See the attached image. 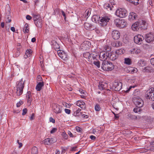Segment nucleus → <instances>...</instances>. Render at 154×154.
<instances>
[{
  "instance_id": "56",
  "label": "nucleus",
  "mask_w": 154,
  "mask_h": 154,
  "mask_svg": "<svg viewBox=\"0 0 154 154\" xmlns=\"http://www.w3.org/2000/svg\"><path fill=\"white\" fill-rule=\"evenodd\" d=\"M76 131H78L79 132H81L82 129L79 127H78V126L76 127Z\"/></svg>"
},
{
  "instance_id": "39",
  "label": "nucleus",
  "mask_w": 154,
  "mask_h": 154,
  "mask_svg": "<svg viewBox=\"0 0 154 154\" xmlns=\"http://www.w3.org/2000/svg\"><path fill=\"white\" fill-rule=\"evenodd\" d=\"M40 17L39 15L37 14H33V20L34 22L37 21Z\"/></svg>"
},
{
  "instance_id": "40",
  "label": "nucleus",
  "mask_w": 154,
  "mask_h": 154,
  "mask_svg": "<svg viewBox=\"0 0 154 154\" xmlns=\"http://www.w3.org/2000/svg\"><path fill=\"white\" fill-rule=\"evenodd\" d=\"M130 3L134 4L135 5H137L138 4L139 0H127Z\"/></svg>"
},
{
  "instance_id": "19",
  "label": "nucleus",
  "mask_w": 154,
  "mask_h": 154,
  "mask_svg": "<svg viewBox=\"0 0 154 154\" xmlns=\"http://www.w3.org/2000/svg\"><path fill=\"white\" fill-rule=\"evenodd\" d=\"M44 144L45 145H49L56 142V140L53 138H48L44 140Z\"/></svg>"
},
{
  "instance_id": "21",
  "label": "nucleus",
  "mask_w": 154,
  "mask_h": 154,
  "mask_svg": "<svg viewBox=\"0 0 154 154\" xmlns=\"http://www.w3.org/2000/svg\"><path fill=\"white\" fill-rule=\"evenodd\" d=\"M52 45V48L54 49L55 50L57 51L59 50L60 48V46L54 40H53L51 42Z\"/></svg>"
},
{
  "instance_id": "62",
  "label": "nucleus",
  "mask_w": 154,
  "mask_h": 154,
  "mask_svg": "<svg viewBox=\"0 0 154 154\" xmlns=\"http://www.w3.org/2000/svg\"><path fill=\"white\" fill-rule=\"evenodd\" d=\"M90 138L92 140H94L96 138V137L93 135H91L90 136Z\"/></svg>"
},
{
  "instance_id": "51",
  "label": "nucleus",
  "mask_w": 154,
  "mask_h": 154,
  "mask_svg": "<svg viewBox=\"0 0 154 154\" xmlns=\"http://www.w3.org/2000/svg\"><path fill=\"white\" fill-rule=\"evenodd\" d=\"M20 54V52L18 50H17L15 53V54H14V56L15 57H18L19 56Z\"/></svg>"
},
{
  "instance_id": "58",
  "label": "nucleus",
  "mask_w": 154,
  "mask_h": 154,
  "mask_svg": "<svg viewBox=\"0 0 154 154\" xmlns=\"http://www.w3.org/2000/svg\"><path fill=\"white\" fill-rule=\"evenodd\" d=\"M49 121L50 122H51L53 123L55 122V120L52 117H50V118Z\"/></svg>"
},
{
  "instance_id": "10",
  "label": "nucleus",
  "mask_w": 154,
  "mask_h": 154,
  "mask_svg": "<svg viewBox=\"0 0 154 154\" xmlns=\"http://www.w3.org/2000/svg\"><path fill=\"white\" fill-rule=\"evenodd\" d=\"M53 108L54 112L56 113H60L61 112L62 107L61 106L54 104L53 105Z\"/></svg>"
},
{
  "instance_id": "35",
  "label": "nucleus",
  "mask_w": 154,
  "mask_h": 154,
  "mask_svg": "<svg viewBox=\"0 0 154 154\" xmlns=\"http://www.w3.org/2000/svg\"><path fill=\"white\" fill-rule=\"evenodd\" d=\"M83 56L85 58L89 60H89V59H90V57H91V54L88 52H86L84 53L83 54Z\"/></svg>"
},
{
  "instance_id": "28",
  "label": "nucleus",
  "mask_w": 154,
  "mask_h": 154,
  "mask_svg": "<svg viewBox=\"0 0 154 154\" xmlns=\"http://www.w3.org/2000/svg\"><path fill=\"white\" fill-rule=\"evenodd\" d=\"M27 101L28 103H30L32 101V97L31 94V92L29 91L27 92L26 94Z\"/></svg>"
},
{
  "instance_id": "3",
  "label": "nucleus",
  "mask_w": 154,
  "mask_h": 154,
  "mask_svg": "<svg viewBox=\"0 0 154 154\" xmlns=\"http://www.w3.org/2000/svg\"><path fill=\"white\" fill-rule=\"evenodd\" d=\"M102 69L104 71L112 70L114 68V66L110 61H108L103 62L101 66Z\"/></svg>"
},
{
  "instance_id": "24",
  "label": "nucleus",
  "mask_w": 154,
  "mask_h": 154,
  "mask_svg": "<svg viewBox=\"0 0 154 154\" xmlns=\"http://www.w3.org/2000/svg\"><path fill=\"white\" fill-rule=\"evenodd\" d=\"M44 85V83L43 81L39 82L36 86V89L37 91H40L41 90L42 87Z\"/></svg>"
},
{
  "instance_id": "50",
  "label": "nucleus",
  "mask_w": 154,
  "mask_h": 154,
  "mask_svg": "<svg viewBox=\"0 0 154 154\" xmlns=\"http://www.w3.org/2000/svg\"><path fill=\"white\" fill-rule=\"evenodd\" d=\"M140 111L141 109H140V108H135L133 109V111L135 113H137L138 112H140Z\"/></svg>"
},
{
  "instance_id": "45",
  "label": "nucleus",
  "mask_w": 154,
  "mask_h": 154,
  "mask_svg": "<svg viewBox=\"0 0 154 154\" xmlns=\"http://www.w3.org/2000/svg\"><path fill=\"white\" fill-rule=\"evenodd\" d=\"M95 109L97 111H100L101 109V107L100 105L98 104H97L95 106Z\"/></svg>"
},
{
  "instance_id": "1",
  "label": "nucleus",
  "mask_w": 154,
  "mask_h": 154,
  "mask_svg": "<svg viewBox=\"0 0 154 154\" xmlns=\"http://www.w3.org/2000/svg\"><path fill=\"white\" fill-rule=\"evenodd\" d=\"M134 97L133 98V101L136 106L139 108L142 107L143 105V101L140 97V92L136 91L134 93Z\"/></svg>"
},
{
  "instance_id": "11",
  "label": "nucleus",
  "mask_w": 154,
  "mask_h": 154,
  "mask_svg": "<svg viewBox=\"0 0 154 154\" xmlns=\"http://www.w3.org/2000/svg\"><path fill=\"white\" fill-rule=\"evenodd\" d=\"M57 53L60 57L63 60H65L67 59V55L63 51L59 50H57Z\"/></svg>"
},
{
  "instance_id": "54",
  "label": "nucleus",
  "mask_w": 154,
  "mask_h": 154,
  "mask_svg": "<svg viewBox=\"0 0 154 154\" xmlns=\"http://www.w3.org/2000/svg\"><path fill=\"white\" fill-rule=\"evenodd\" d=\"M57 130V129L56 128H53L52 130L51 131L50 133L51 134H53L55 133Z\"/></svg>"
},
{
  "instance_id": "46",
  "label": "nucleus",
  "mask_w": 154,
  "mask_h": 154,
  "mask_svg": "<svg viewBox=\"0 0 154 154\" xmlns=\"http://www.w3.org/2000/svg\"><path fill=\"white\" fill-rule=\"evenodd\" d=\"M143 72H149L150 71V69L149 67H145L143 70Z\"/></svg>"
},
{
  "instance_id": "43",
  "label": "nucleus",
  "mask_w": 154,
  "mask_h": 154,
  "mask_svg": "<svg viewBox=\"0 0 154 154\" xmlns=\"http://www.w3.org/2000/svg\"><path fill=\"white\" fill-rule=\"evenodd\" d=\"M93 63L97 67L99 68L100 67V63L99 61H97V60H94L93 62Z\"/></svg>"
},
{
  "instance_id": "57",
  "label": "nucleus",
  "mask_w": 154,
  "mask_h": 154,
  "mask_svg": "<svg viewBox=\"0 0 154 154\" xmlns=\"http://www.w3.org/2000/svg\"><path fill=\"white\" fill-rule=\"evenodd\" d=\"M61 12L62 15H63V16L64 17V19L65 20H66V14H65V12L64 11H61Z\"/></svg>"
},
{
  "instance_id": "63",
  "label": "nucleus",
  "mask_w": 154,
  "mask_h": 154,
  "mask_svg": "<svg viewBox=\"0 0 154 154\" xmlns=\"http://www.w3.org/2000/svg\"><path fill=\"white\" fill-rule=\"evenodd\" d=\"M26 18L27 20H30L32 19V17L29 15H27L26 16Z\"/></svg>"
},
{
  "instance_id": "27",
  "label": "nucleus",
  "mask_w": 154,
  "mask_h": 154,
  "mask_svg": "<svg viewBox=\"0 0 154 154\" xmlns=\"http://www.w3.org/2000/svg\"><path fill=\"white\" fill-rule=\"evenodd\" d=\"M103 7L107 9L108 11H111L112 9V8L113 7L112 4L110 5L108 3L104 4Z\"/></svg>"
},
{
  "instance_id": "59",
  "label": "nucleus",
  "mask_w": 154,
  "mask_h": 154,
  "mask_svg": "<svg viewBox=\"0 0 154 154\" xmlns=\"http://www.w3.org/2000/svg\"><path fill=\"white\" fill-rule=\"evenodd\" d=\"M37 81H42V78L41 76L40 75H38L37 78Z\"/></svg>"
},
{
  "instance_id": "16",
  "label": "nucleus",
  "mask_w": 154,
  "mask_h": 154,
  "mask_svg": "<svg viewBox=\"0 0 154 154\" xmlns=\"http://www.w3.org/2000/svg\"><path fill=\"white\" fill-rule=\"evenodd\" d=\"M139 25L140 26V29L142 30H145L147 28V24L144 20L139 21Z\"/></svg>"
},
{
  "instance_id": "5",
  "label": "nucleus",
  "mask_w": 154,
  "mask_h": 154,
  "mask_svg": "<svg viewBox=\"0 0 154 154\" xmlns=\"http://www.w3.org/2000/svg\"><path fill=\"white\" fill-rule=\"evenodd\" d=\"M116 15L120 17H124L127 15L126 11L122 8L118 9L116 12Z\"/></svg>"
},
{
  "instance_id": "64",
  "label": "nucleus",
  "mask_w": 154,
  "mask_h": 154,
  "mask_svg": "<svg viewBox=\"0 0 154 154\" xmlns=\"http://www.w3.org/2000/svg\"><path fill=\"white\" fill-rule=\"evenodd\" d=\"M34 113H32V114L31 116L30 117V119L31 120H32L34 119Z\"/></svg>"
},
{
  "instance_id": "22",
  "label": "nucleus",
  "mask_w": 154,
  "mask_h": 154,
  "mask_svg": "<svg viewBox=\"0 0 154 154\" xmlns=\"http://www.w3.org/2000/svg\"><path fill=\"white\" fill-rule=\"evenodd\" d=\"M127 26V22L123 19L121 20L119 25L118 27L122 28L125 27Z\"/></svg>"
},
{
  "instance_id": "53",
  "label": "nucleus",
  "mask_w": 154,
  "mask_h": 154,
  "mask_svg": "<svg viewBox=\"0 0 154 154\" xmlns=\"http://www.w3.org/2000/svg\"><path fill=\"white\" fill-rule=\"evenodd\" d=\"M23 103V102L21 101H20L19 102L17 103V107H19Z\"/></svg>"
},
{
  "instance_id": "2",
  "label": "nucleus",
  "mask_w": 154,
  "mask_h": 154,
  "mask_svg": "<svg viewBox=\"0 0 154 154\" xmlns=\"http://www.w3.org/2000/svg\"><path fill=\"white\" fill-rule=\"evenodd\" d=\"M24 86V81L22 79L17 82V83L16 93L18 96H20L23 92V89Z\"/></svg>"
},
{
  "instance_id": "31",
  "label": "nucleus",
  "mask_w": 154,
  "mask_h": 154,
  "mask_svg": "<svg viewBox=\"0 0 154 154\" xmlns=\"http://www.w3.org/2000/svg\"><path fill=\"white\" fill-rule=\"evenodd\" d=\"M34 23L35 25L37 27L39 28H41L42 24V20H38L37 21Z\"/></svg>"
},
{
  "instance_id": "4",
  "label": "nucleus",
  "mask_w": 154,
  "mask_h": 154,
  "mask_svg": "<svg viewBox=\"0 0 154 154\" xmlns=\"http://www.w3.org/2000/svg\"><path fill=\"white\" fill-rule=\"evenodd\" d=\"M146 94V97L147 99L154 101V88H150L147 90Z\"/></svg>"
},
{
  "instance_id": "26",
  "label": "nucleus",
  "mask_w": 154,
  "mask_h": 154,
  "mask_svg": "<svg viewBox=\"0 0 154 154\" xmlns=\"http://www.w3.org/2000/svg\"><path fill=\"white\" fill-rule=\"evenodd\" d=\"M77 106H79L82 109H84L85 108V102L82 101H78L76 103Z\"/></svg>"
},
{
  "instance_id": "29",
  "label": "nucleus",
  "mask_w": 154,
  "mask_h": 154,
  "mask_svg": "<svg viewBox=\"0 0 154 154\" xmlns=\"http://www.w3.org/2000/svg\"><path fill=\"white\" fill-rule=\"evenodd\" d=\"M131 54H138L141 52V50L137 48H134L130 50Z\"/></svg>"
},
{
  "instance_id": "20",
  "label": "nucleus",
  "mask_w": 154,
  "mask_h": 154,
  "mask_svg": "<svg viewBox=\"0 0 154 154\" xmlns=\"http://www.w3.org/2000/svg\"><path fill=\"white\" fill-rule=\"evenodd\" d=\"M107 86V84L103 82L100 83L99 85H98L99 89L102 90L106 89Z\"/></svg>"
},
{
  "instance_id": "6",
  "label": "nucleus",
  "mask_w": 154,
  "mask_h": 154,
  "mask_svg": "<svg viewBox=\"0 0 154 154\" xmlns=\"http://www.w3.org/2000/svg\"><path fill=\"white\" fill-rule=\"evenodd\" d=\"M109 52L105 51L101 52L99 55L100 59L103 61H106V60L109 58Z\"/></svg>"
},
{
  "instance_id": "48",
  "label": "nucleus",
  "mask_w": 154,
  "mask_h": 154,
  "mask_svg": "<svg viewBox=\"0 0 154 154\" xmlns=\"http://www.w3.org/2000/svg\"><path fill=\"white\" fill-rule=\"evenodd\" d=\"M90 14V12L89 10H87L85 12V17L88 18Z\"/></svg>"
},
{
  "instance_id": "34",
  "label": "nucleus",
  "mask_w": 154,
  "mask_h": 154,
  "mask_svg": "<svg viewBox=\"0 0 154 154\" xmlns=\"http://www.w3.org/2000/svg\"><path fill=\"white\" fill-rule=\"evenodd\" d=\"M138 65L140 66H144L146 65V62L142 60H140L138 62Z\"/></svg>"
},
{
  "instance_id": "42",
  "label": "nucleus",
  "mask_w": 154,
  "mask_h": 154,
  "mask_svg": "<svg viewBox=\"0 0 154 154\" xmlns=\"http://www.w3.org/2000/svg\"><path fill=\"white\" fill-rule=\"evenodd\" d=\"M120 21L121 20L119 19H116L115 20V23L117 27H119Z\"/></svg>"
},
{
  "instance_id": "55",
  "label": "nucleus",
  "mask_w": 154,
  "mask_h": 154,
  "mask_svg": "<svg viewBox=\"0 0 154 154\" xmlns=\"http://www.w3.org/2000/svg\"><path fill=\"white\" fill-rule=\"evenodd\" d=\"M64 110L65 112L68 114H69L71 112V111L70 109H65Z\"/></svg>"
},
{
  "instance_id": "61",
  "label": "nucleus",
  "mask_w": 154,
  "mask_h": 154,
  "mask_svg": "<svg viewBox=\"0 0 154 154\" xmlns=\"http://www.w3.org/2000/svg\"><path fill=\"white\" fill-rule=\"evenodd\" d=\"M17 142L19 145V148H21L23 146L22 143H21L19 142V140H17Z\"/></svg>"
},
{
  "instance_id": "30",
  "label": "nucleus",
  "mask_w": 154,
  "mask_h": 154,
  "mask_svg": "<svg viewBox=\"0 0 154 154\" xmlns=\"http://www.w3.org/2000/svg\"><path fill=\"white\" fill-rule=\"evenodd\" d=\"M125 52V51L123 49H118L116 50L115 51V53L117 54V55L118 56V55L121 54H123Z\"/></svg>"
},
{
  "instance_id": "13",
  "label": "nucleus",
  "mask_w": 154,
  "mask_h": 154,
  "mask_svg": "<svg viewBox=\"0 0 154 154\" xmlns=\"http://www.w3.org/2000/svg\"><path fill=\"white\" fill-rule=\"evenodd\" d=\"M112 35L114 39L117 40L120 38V34L119 31L114 30L112 32Z\"/></svg>"
},
{
  "instance_id": "7",
  "label": "nucleus",
  "mask_w": 154,
  "mask_h": 154,
  "mask_svg": "<svg viewBox=\"0 0 154 154\" xmlns=\"http://www.w3.org/2000/svg\"><path fill=\"white\" fill-rule=\"evenodd\" d=\"M100 24L102 26H104L107 25V23L110 20V18L107 16H104L101 17Z\"/></svg>"
},
{
  "instance_id": "15",
  "label": "nucleus",
  "mask_w": 154,
  "mask_h": 154,
  "mask_svg": "<svg viewBox=\"0 0 154 154\" xmlns=\"http://www.w3.org/2000/svg\"><path fill=\"white\" fill-rule=\"evenodd\" d=\"M109 58L111 60H114L117 59L118 57V56L115 52L112 51V52H109Z\"/></svg>"
},
{
  "instance_id": "18",
  "label": "nucleus",
  "mask_w": 154,
  "mask_h": 154,
  "mask_svg": "<svg viewBox=\"0 0 154 154\" xmlns=\"http://www.w3.org/2000/svg\"><path fill=\"white\" fill-rule=\"evenodd\" d=\"M139 25V21L136 22L132 25V29L134 31L138 30L140 29V26Z\"/></svg>"
},
{
  "instance_id": "52",
  "label": "nucleus",
  "mask_w": 154,
  "mask_h": 154,
  "mask_svg": "<svg viewBox=\"0 0 154 154\" xmlns=\"http://www.w3.org/2000/svg\"><path fill=\"white\" fill-rule=\"evenodd\" d=\"M27 109L25 108L23 110V113L22 115H25L27 112Z\"/></svg>"
},
{
  "instance_id": "25",
  "label": "nucleus",
  "mask_w": 154,
  "mask_h": 154,
  "mask_svg": "<svg viewBox=\"0 0 154 154\" xmlns=\"http://www.w3.org/2000/svg\"><path fill=\"white\" fill-rule=\"evenodd\" d=\"M137 17L136 13L134 12H131L129 16V19L130 20H135Z\"/></svg>"
},
{
  "instance_id": "8",
  "label": "nucleus",
  "mask_w": 154,
  "mask_h": 154,
  "mask_svg": "<svg viewBox=\"0 0 154 154\" xmlns=\"http://www.w3.org/2000/svg\"><path fill=\"white\" fill-rule=\"evenodd\" d=\"M143 39L144 37L142 35L138 34L134 37V41L136 44L139 45L141 44Z\"/></svg>"
},
{
  "instance_id": "33",
  "label": "nucleus",
  "mask_w": 154,
  "mask_h": 154,
  "mask_svg": "<svg viewBox=\"0 0 154 154\" xmlns=\"http://www.w3.org/2000/svg\"><path fill=\"white\" fill-rule=\"evenodd\" d=\"M29 25L27 23H26L25 24L24 28H23V32L25 33H28L29 32Z\"/></svg>"
},
{
  "instance_id": "23",
  "label": "nucleus",
  "mask_w": 154,
  "mask_h": 154,
  "mask_svg": "<svg viewBox=\"0 0 154 154\" xmlns=\"http://www.w3.org/2000/svg\"><path fill=\"white\" fill-rule=\"evenodd\" d=\"M99 53L97 51L92 52L91 54V57H92L93 60H96L99 55Z\"/></svg>"
},
{
  "instance_id": "36",
  "label": "nucleus",
  "mask_w": 154,
  "mask_h": 154,
  "mask_svg": "<svg viewBox=\"0 0 154 154\" xmlns=\"http://www.w3.org/2000/svg\"><path fill=\"white\" fill-rule=\"evenodd\" d=\"M80 111L81 109H79L74 112L73 115L75 116H81L82 114L81 112H80Z\"/></svg>"
},
{
  "instance_id": "49",
  "label": "nucleus",
  "mask_w": 154,
  "mask_h": 154,
  "mask_svg": "<svg viewBox=\"0 0 154 154\" xmlns=\"http://www.w3.org/2000/svg\"><path fill=\"white\" fill-rule=\"evenodd\" d=\"M62 136H63V138L65 139L66 140L68 138V135H67L65 133L63 132L62 133Z\"/></svg>"
},
{
  "instance_id": "38",
  "label": "nucleus",
  "mask_w": 154,
  "mask_h": 154,
  "mask_svg": "<svg viewBox=\"0 0 154 154\" xmlns=\"http://www.w3.org/2000/svg\"><path fill=\"white\" fill-rule=\"evenodd\" d=\"M100 17H98V16L96 15H94L92 17V20L93 21L97 22L99 20V19H100Z\"/></svg>"
},
{
  "instance_id": "60",
  "label": "nucleus",
  "mask_w": 154,
  "mask_h": 154,
  "mask_svg": "<svg viewBox=\"0 0 154 154\" xmlns=\"http://www.w3.org/2000/svg\"><path fill=\"white\" fill-rule=\"evenodd\" d=\"M150 62L151 64L154 66V58H151L150 60Z\"/></svg>"
},
{
  "instance_id": "14",
  "label": "nucleus",
  "mask_w": 154,
  "mask_h": 154,
  "mask_svg": "<svg viewBox=\"0 0 154 154\" xmlns=\"http://www.w3.org/2000/svg\"><path fill=\"white\" fill-rule=\"evenodd\" d=\"M89 42L87 41L84 42L80 46V48L82 50H86L89 48V45L88 44Z\"/></svg>"
},
{
  "instance_id": "37",
  "label": "nucleus",
  "mask_w": 154,
  "mask_h": 154,
  "mask_svg": "<svg viewBox=\"0 0 154 154\" xmlns=\"http://www.w3.org/2000/svg\"><path fill=\"white\" fill-rule=\"evenodd\" d=\"M103 49L105 50V51L109 52L111 51V48L108 45H106L104 46Z\"/></svg>"
},
{
  "instance_id": "17",
  "label": "nucleus",
  "mask_w": 154,
  "mask_h": 154,
  "mask_svg": "<svg viewBox=\"0 0 154 154\" xmlns=\"http://www.w3.org/2000/svg\"><path fill=\"white\" fill-rule=\"evenodd\" d=\"M85 28L87 30H92L95 29V27L88 22H85L84 24Z\"/></svg>"
},
{
  "instance_id": "44",
  "label": "nucleus",
  "mask_w": 154,
  "mask_h": 154,
  "mask_svg": "<svg viewBox=\"0 0 154 154\" xmlns=\"http://www.w3.org/2000/svg\"><path fill=\"white\" fill-rule=\"evenodd\" d=\"M115 46L116 47H118L122 46V43L120 41H116L115 43Z\"/></svg>"
},
{
  "instance_id": "9",
  "label": "nucleus",
  "mask_w": 154,
  "mask_h": 154,
  "mask_svg": "<svg viewBox=\"0 0 154 154\" xmlns=\"http://www.w3.org/2000/svg\"><path fill=\"white\" fill-rule=\"evenodd\" d=\"M145 39L146 42L150 43L154 40V35L151 33L147 34L145 36Z\"/></svg>"
},
{
  "instance_id": "47",
  "label": "nucleus",
  "mask_w": 154,
  "mask_h": 154,
  "mask_svg": "<svg viewBox=\"0 0 154 154\" xmlns=\"http://www.w3.org/2000/svg\"><path fill=\"white\" fill-rule=\"evenodd\" d=\"M32 51L31 50H27L26 51L25 54L29 57L32 54Z\"/></svg>"
},
{
  "instance_id": "41",
  "label": "nucleus",
  "mask_w": 154,
  "mask_h": 154,
  "mask_svg": "<svg viewBox=\"0 0 154 154\" xmlns=\"http://www.w3.org/2000/svg\"><path fill=\"white\" fill-rule=\"evenodd\" d=\"M125 63L128 65H130L131 64V61L128 58H126L125 59Z\"/></svg>"
},
{
  "instance_id": "12",
  "label": "nucleus",
  "mask_w": 154,
  "mask_h": 154,
  "mask_svg": "<svg viewBox=\"0 0 154 154\" xmlns=\"http://www.w3.org/2000/svg\"><path fill=\"white\" fill-rule=\"evenodd\" d=\"M113 86L116 91H119L122 88V83L119 82H115L113 83Z\"/></svg>"
},
{
  "instance_id": "32",
  "label": "nucleus",
  "mask_w": 154,
  "mask_h": 154,
  "mask_svg": "<svg viewBox=\"0 0 154 154\" xmlns=\"http://www.w3.org/2000/svg\"><path fill=\"white\" fill-rule=\"evenodd\" d=\"M38 148L35 147H33L32 149L31 154H38Z\"/></svg>"
}]
</instances>
